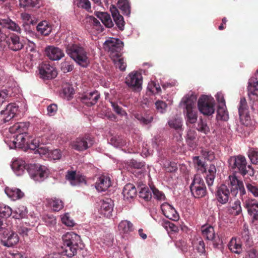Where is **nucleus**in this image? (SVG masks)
I'll return each mask as SVG.
<instances>
[{
    "label": "nucleus",
    "mask_w": 258,
    "mask_h": 258,
    "mask_svg": "<svg viewBox=\"0 0 258 258\" xmlns=\"http://www.w3.org/2000/svg\"><path fill=\"white\" fill-rule=\"evenodd\" d=\"M247 89L248 94L258 96V81L257 79H252L250 80Z\"/></svg>",
    "instance_id": "c03bdc74"
},
{
    "label": "nucleus",
    "mask_w": 258,
    "mask_h": 258,
    "mask_svg": "<svg viewBox=\"0 0 258 258\" xmlns=\"http://www.w3.org/2000/svg\"><path fill=\"white\" fill-rule=\"evenodd\" d=\"M19 237L17 233L14 231L9 232L2 240V242L5 246L7 247H12L19 242Z\"/></svg>",
    "instance_id": "b1692460"
},
{
    "label": "nucleus",
    "mask_w": 258,
    "mask_h": 258,
    "mask_svg": "<svg viewBox=\"0 0 258 258\" xmlns=\"http://www.w3.org/2000/svg\"><path fill=\"white\" fill-rule=\"evenodd\" d=\"M134 116L141 123L144 125H147L152 122L154 118L152 113L147 112L144 114L135 113Z\"/></svg>",
    "instance_id": "72a5a7b5"
},
{
    "label": "nucleus",
    "mask_w": 258,
    "mask_h": 258,
    "mask_svg": "<svg viewBox=\"0 0 258 258\" xmlns=\"http://www.w3.org/2000/svg\"><path fill=\"white\" fill-rule=\"evenodd\" d=\"M122 194L125 200L132 199L136 196V188L133 184H126L123 187Z\"/></svg>",
    "instance_id": "c85d7f7f"
},
{
    "label": "nucleus",
    "mask_w": 258,
    "mask_h": 258,
    "mask_svg": "<svg viewBox=\"0 0 258 258\" xmlns=\"http://www.w3.org/2000/svg\"><path fill=\"white\" fill-rule=\"evenodd\" d=\"M27 171L34 180L39 181H43L48 174L47 168L38 164H28Z\"/></svg>",
    "instance_id": "0eeeda50"
},
{
    "label": "nucleus",
    "mask_w": 258,
    "mask_h": 258,
    "mask_svg": "<svg viewBox=\"0 0 258 258\" xmlns=\"http://www.w3.org/2000/svg\"><path fill=\"white\" fill-rule=\"evenodd\" d=\"M100 98V93L97 91L86 93L80 97L81 102L88 106L95 105Z\"/></svg>",
    "instance_id": "f3484780"
},
{
    "label": "nucleus",
    "mask_w": 258,
    "mask_h": 258,
    "mask_svg": "<svg viewBox=\"0 0 258 258\" xmlns=\"http://www.w3.org/2000/svg\"><path fill=\"white\" fill-rule=\"evenodd\" d=\"M111 104L114 111H115L117 114L121 116L127 115L126 112L122 108V107H120L117 103L114 102H111Z\"/></svg>",
    "instance_id": "e2e57ef3"
},
{
    "label": "nucleus",
    "mask_w": 258,
    "mask_h": 258,
    "mask_svg": "<svg viewBox=\"0 0 258 258\" xmlns=\"http://www.w3.org/2000/svg\"><path fill=\"white\" fill-rule=\"evenodd\" d=\"M228 178V185L230 186L231 194L232 196H236L238 190L241 196L245 195L246 191L242 181L239 180L235 175H230Z\"/></svg>",
    "instance_id": "9b49d317"
},
{
    "label": "nucleus",
    "mask_w": 258,
    "mask_h": 258,
    "mask_svg": "<svg viewBox=\"0 0 258 258\" xmlns=\"http://www.w3.org/2000/svg\"><path fill=\"white\" fill-rule=\"evenodd\" d=\"M123 46V43L119 39L110 38L104 43L106 50L110 52L113 56H120V51Z\"/></svg>",
    "instance_id": "9d476101"
},
{
    "label": "nucleus",
    "mask_w": 258,
    "mask_h": 258,
    "mask_svg": "<svg viewBox=\"0 0 258 258\" xmlns=\"http://www.w3.org/2000/svg\"><path fill=\"white\" fill-rule=\"evenodd\" d=\"M94 15L101 21L106 27L111 28L113 26V23L110 15L107 13L95 12Z\"/></svg>",
    "instance_id": "2f4dec72"
},
{
    "label": "nucleus",
    "mask_w": 258,
    "mask_h": 258,
    "mask_svg": "<svg viewBox=\"0 0 258 258\" xmlns=\"http://www.w3.org/2000/svg\"><path fill=\"white\" fill-rule=\"evenodd\" d=\"M161 210L163 215L170 220L177 221L179 219V216L175 208L168 204L164 203L161 205Z\"/></svg>",
    "instance_id": "2eb2a0df"
},
{
    "label": "nucleus",
    "mask_w": 258,
    "mask_h": 258,
    "mask_svg": "<svg viewBox=\"0 0 258 258\" xmlns=\"http://www.w3.org/2000/svg\"><path fill=\"white\" fill-rule=\"evenodd\" d=\"M19 2L21 7L23 8H33L38 5L37 0H19Z\"/></svg>",
    "instance_id": "5fc2aeb1"
},
{
    "label": "nucleus",
    "mask_w": 258,
    "mask_h": 258,
    "mask_svg": "<svg viewBox=\"0 0 258 258\" xmlns=\"http://www.w3.org/2000/svg\"><path fill=\"white\" fill-rule=\"evenodd\" d=\"M201 231L203 236L207 240L213 241V246L217 248L219 242L215 240V233L213 226L209 225H205L201 227Z\"/></svg>",
    "instance_id": "aec40b11"
},
{
    "label": "nucleus",
    "mask_w": 258,
    "mask_h": 258,
    "mask_svg": "<svg viewBox=\"0 0 258 258\" xmlns=\"http://www.w3.org/2000/svg\"><path fill=\"white\" fill-rule=\"evenodd\" d=\"M66 178L74 186L86 182L85 176L80 174H77L75 171L68 170L66 175Z\"/></svg>",
    "instance_id": "412c9836"
},
{
    "label": "nucleus",
    "mask_w": 258,
    "mask_h": 258,
    "mask_svg": "<svg viewBox=\"0 0 258 258\" xmlns=\"http://www.w3.org/2000/svg\"><path fill=\"white\" fill-rule=\"evenodd\" d=\"M47 203L54 211H59L63 207L61 200L55 198L47 199Z\"/></svg>",
    "instance_id": "e433bc0d"
},
{
    "label": "nucleus",
    "mask_w": 258,
    "mask_h": 258,
    "mask_svg": "<svg viewBox=\"0 0 258 258\" xmlns=\"http://www.w3.org/2000/svg\"><path fill=\"white\" fill-rule=\"evenodd\" d=\"M230 167L235 172H238L243 176L247 174L250 176L254 175V171L250 165L247 166L245 158L242 155L231 157L228 160Z\"/></svg>",
    "instance_id": "20e7f679"
},
{
    "label": "nucleus",
    "mask_w": 258,
    "mask_h": 258,
    "mask_svg": "<svg viewBox=\"0 0 258 258\" xmlns=\"http://www.w3.org/2000/svg\"><path fill=\"white\" fill-rule=\"evenodd\" d=\"M66 51L78 65L87 68L90 63L89 53L80 44L70 43L66 45Z\"/></svg>",
    "instance_id": "f257e3e1"
},
{
    "label": "nucleus",
    "mask_w": 258,
    "mask_h": 258,
    "mask_svg": "<svg viewBox=\"0 0 258 258\" xmlns=\"http://www.w3.org/2000/svg\"><path fill=\"white\" fill-rule=\"evenodd\" d=\"M141 74L138 72H133L130 73L126 78L125 83L131 87L140 88L142 82Z\"/></svg>",
    "instance_id": "4468645a"
},
{
    "label": "nucleus",
    "mask_w": 258,
    "mask_h": 258,
    "mask_svg": "<svg viewBox=\"0 0 258 258\" xmlns=\"http://www.w3.org/2000/svg\"><path fill=\"white\" fill-rule=\"evenodd\" d=\"M248 157L251 162L254 164L258 163V151L253 148L250 149L248 152Z\"/></svg>",
    "instance_id": "052dcab7"
},
{
    "label": "nucleus",
    "mask_w": 258,
    "mask_h": 258,
    "mask_svg": "<svg viewBox=\"0 0 258 258\" xmlns=\"http://www.w3.org/2000/svg\"><path fill=\"white\" fill-rule=\"evenodd\" d=\"M7 43L10 49L17 51L22 49L24 47L23 42L21 41L19 36L12 34L7 40Z\"/></svg>",
    "instance_id": "6ab92c4d"
},
{
    "label": "nucleus",
    "mask_w": 258,
    "mask_h": 258,
    "mask_svg": "<svg viewBox=\"0 0 258 258\" xmlns=\"http://www.w3.org/2000/svg\"><path fill=\"white\" fill-rule=\"evenodd\" d=\"M244 206L253 219L258 220V202L255 199H249L244 202Z\"/></svg>",
    "instance_id": "a211bd4d"
},
{
    "label": "nucleus",
    "mask_w": 258,
    "mask_h": 258,
    "mask_svg": "<svg viewBox=\"0 0 258 258\" xmlns=\"http://www.w3.org/2000/svg\"><path fill=\"white\" fill-rule=\"evenodd\" d=\"M114 64L116 68L119 69L120 71H124L126 67V63L123 58L120 56H116V59H113Z\"/></svg>",
    "instance_id": "09e8293b"
},
{
    "label": "nucleus",
    "mask_w": 258,
    "mask_h": 258,
    "mask_svg": "<svg viewBox=\"0 0 258 258\" xmlns=\"http://www.w3.org/2000/svg\"><path fill=\"white\" fill-rule=\"evenodd\" d=\"M150 187L154 198L158 201H164L166 199L164 194L162 191L159 190L154 185L150 186Z\"/></svg>",
    "instance_id": "3c124183"
},
{
    "label": "nucleus",
    "mask_w": 258,
    "mask_h": 258,
    "mask_svg": "<svg viewBox=\"0 0 258 258\" xmlns=\"http://www.w3.org/2000/svg\"><path fill=\"white\" fill-rule=\"evenodd\" d=\"M5 191L7 195L13 201L21 199L24 196V192L21 189L16 187H7Z\"/></svg>",
    "instance_id": "a878e982"
},
{
    "label": "nucleus",
    "mask_w": 258,
    "mask_h": 258,
    "mask_svg": "<svg viewBox=\"0 0 258 258\" xmlns=\"http://www.w3.org/2000/svg\"><path fill=\"white\" fill-rule=\"evenodd\" d=\"M12 209L7 206L0 207V217H9L12 214Z\"/></svg>",
    "instance_id": "13d9d810"
},
{
    "label": "nucleus",
    "mask_w": 258,
    "mask_h": 258,
    "mask_svg": "<svg viewBox=\"0 0 258 258\" xmlns=\"http://www.w3.org/2000/svg\"><path fill=\"white\" fill-rule=\"evenodd\" d=\"M18 106L16 103H10L6 105L5 110L0 113V125L8 122L13 119L18 111Z\"/></svg>",
    "instance_id": "1a4fd4ad"
},
{
    "label": "nucleus",
    "mask_w": 258,
    "mask_h": 258,
    "mask_svg": "<svg viewBox=\"0 0 258 258\" xmlns=\"http://www.w3.org/2000/svg\"><path fill=\"white\" fill-rule=\"evenodd\" d=\"M246 186L248 192H250L254 197L258 198V185L253 183H246Z\"/></svg>",
    "instance_id": "4d7b16f0"
},
{
    "label": "nucleus",
    "mask_w": 258,
    "mask_h": 258,
    "mask_svg": "<svg viewBox=\"0 0 258 258\" xmlns=\"http://www.w3.org/2000/svg\"><path fill=\"white\" fill-rule=\"evenodd\" d=\"M197 100L196 95L193 92L186 94L182 99L185 110L186 122L191 124L196 123L197 121L198 114L196 107Z\"/></svg>",
    "instance_id": "7ed1b4c3"
},
{
    "label": "nucleus",
    "mask_w": 258,
    "mask_h": 258,
    "mask_svg": "<svg viewBox=\"0 0 258 258\" xmlns=\"http://www.w3.org/2000/svg\"><path fill=\"white\" fill-rule=\"evenodd\" d=\"M45 54L52 60H58L64 56V53L62 49L51 45L45 48Z\"/></svg>",
    "instance_id": "dca6fc26"
},
{
    "label": "nucleus",
    "mask_w": 258,
    "mask_h": 258,
    "mask_svg": "<svg viewBox=\"0 0 258 258\" xmlns=\"http://www.w3.org/2000/svg\"><path fill=\"white\" fill-rule=\"evenodd\" d=\"M215 103L213 98L207 96H201L198 101V106L200 112L205 116H211L215 112Z\"/></svg>",
    "instance_id": "39448f33"
},
{
    "label": "nucleus",
    "mask_w": 258,
    "mask_h": 258,
    "mask_svg": "<svg viewBox=\"0 0 258 258\" xmlns=\"http://www.w3.org/2000/svg\"><path fill=\"white\" fill-rule=\"evenodd\" d=\"M112 201L110 199H106L101 202L100 207L101 213L106 217H109L111 215L113 211Z\"/></svg>",
    "instance_id": "bb28decb"
},
{
    "label": "nucleus",
    "mask_w": 258,
    "mask_h": 258,
    "mask_svg": "<svg viewBox=\"0 0 258 258\" xmlns=\"http://www.w3.org/2000/svg\"><path fill=\"white\" fill-rule=\"evenodd\" d=\"M63 246L62 253L69 257L77 254V250L83 245L80 236L74 233L68 232L62 236Z\"/></svg>",
    "instance_id": "f03ea898"
},
{
    "label": "nucleus",
    "mask_w": 258,
    "mask_h": 258,
    "mask_svg": "<svg viewBox=\"0 0 258 258\" xmlns=\"http://www.w3.org/2000/svg\"><path fill=\"white\" fill-rule=\"evenodd\" d=\"M43 220L48 226H54L56 223V218L52 215H47L44 217Z\"/></svg>",
    "instance_id": "338daca9"
},
{
    "label": "nucleus",
    "mask_w": 258,
    "mask_h": 258,
    "mask_svg": "<svg viewBox=\"0 0 258 258\" xmlns=\"http://www.w3.org/2000/svg\"><path fill=\"white\" fill-rule=\"evenodd\" d=\"M229 213L233 215L237 216L242 212V208L240 202L239 200L235 201L228 209Z\"/></svg>",
    "instance_id": "a19ab883"
},
{
    "label": "nucleus",
    "mask_w": 258,
    "mask_h": 258,
    "mask_svg": "<svg viewBox=\"0 0 258 258\" xmlns=\"http://www.w3.org/2000/svg\"><path fill=\"white\" fill-rule=\"evenodd\" d=\"M62 93L65 98L68 100H71L75 93L72 85L68 83H64L62 85Z\"/></svg>",
    "instance_id": "58836bf2"
},
{
    "label": "nucleus",
    "mask_w": 258,
    "mask_h": 258,
    "mask_svg": "<svg viewBox=\"0 0 258 258\" xmlns=\"http://www.w3.org/2000/svg\"><path fill=\"white\" fill-rule=\"evenodd\" d=\"M241 238L246 247H250L252 246L253 241L249 234L248 227L245 225L243 226V228L241 232Z\"/></svg>",
    "instance_id": "4c0bfd02"
},
{
    "label": "nucleus",
    "mask_w": 258,
    "mask_h": 258,
    "mask_svg": "<svg viewBox=\"0 0 258 258\" xmlns=\"http://www.w3.org/2000/svg\"><path fill=\"white\" fill-rule=\"evenodd\" d=\"M193 162L197 166L199 170H201L202 172H205L206 168L205 163L202 161L199 156H195L193 157Z\"/></svg>",
    "instance_id": "864d4df0"
},
{
    "label": "nucleus",
    "mask_w": 258,
    "mask_h": 258,
    "mask_svg": "<svg viewBox=\"0 0 258 258\" xmlns=\"http://www.w3.org/2000/svg\"><path fill=\"white\" fill-rule=\"evenodd\" d=\"M118 230L120 234H128L134 230L133 224L127 220L121 221L118 224Z\"/></svg>",
    "instance_id": "c9c22d12"
},
{
    "label": "nucleus",
    "mask_w": 258,
    "mask_h": 258,
    "mask_svg": "<svg viewBox=\"0 0 258 258\" xmlns=\"http://www.w3.org/2000/svg\"><path fill=\"white\" fill-rule=\"evenodd\" d=\"M169 125L176 130L179 129L181 127L182 122L180 119L175 118L171 119L168 121Z\"/></svg>",
    "instance_id": "69168bd1"
},
{
    "label": "nucleus",
    "mask_w": 258,
    "mask_h": 258,
    "mask_svg": "<svg viewBox=\"0 0 258 258\" xmlns=\"http://www.w3.org/2000/svg\"><path fill=\"white\" fill-rule=\"evenodd\" d=\"M95 141L90 135H85L77 138L72 143L73 149L78 151H83L91 147Z\"/></svg>",
    "instance_id": "6e6552de"
},
{
    "label": "nucleus",
    "mask_w": 258,
    "mask_h": 258,
    "mask_svg": "<svg viewBox=\"0 0 258 258\" xmlns=\"http://www.w3.org/2000/svg\"><path fill=\"white\" fill-rule=\"evenodd\" d=\"M110 11L116 26L120 30L122 31L124 27V21L123 17L119 14L118 10L114 5L111 6Z\"/></svg>",
    "instance_id": "4be33fe9"
},
{
    "label": "nucleus",
    "mask_w": 258,
    "mask_h": 258,
    "mask_svg": "<svg viewBox=\"0 0 258 258\" xmlns=\"http://www.w3.org/2000/svg\"><path fill=\"white\" fill-rule=\"evenodd\" d=\"M110 185V178L105 175L100 176L95 183V187L99 191H106Z\"/></svg>",
    "instance_id": "5701e85b"
},
{
    "label": "nucleus",
    "mask_w": 258,
    "mask_h": 258,
    "mask_svg": "<svg viewBox=\"0 0 258 258\" xmlns=\"http://www.w3.org/2000/svg\"><path fill=\"white\" fill-rule=\"evenodd\" d=\"M217 118L224 121H227L229 118V115L225 106L219 105L217 110Z\"/></svg>",
    "instance_id": "49530a36"
},
{
    "label": "nucleus",
    "mask_w": 258,
    "mask_h": 258,
    "mask_svg": "<svg viewBox=\"0 0 258 258\" xmlns=\"http://www.w3.org/2000/svg\"><path fill=\"white\" fill-rule=\"evenodd\" d=\"M51 25L46 21H43L40 22L37 26V31L44 36L48 35L51 32Z\"/></svg>",
    "instance_id": "473e14b6"
},
{
    "label": "nucleus",
    "mask_w": 258,
    "mask_h": 258,
    "mask_svg": "<svg viewBox=\"0 0 258 258\" xmlns=\"http://www.w3.org/2000/svg\"><path fill=\"white\" fill-rule=\"evenodd\" d=\"M197 138L196 132L194 131L189 130L186 134V141L189 147L195 149L196 146V140Z\"/></svg>",
    "instance_id": "ea45409f"
},
{
    "label": "nucleus",
    "mask_w": 258,
    "mask_h": 258,
    "mask_svg": "<svg viewBox=\"0 0 258 258\" xmlns=\"http://www.w3.org/2000/svg\"><path fill=\"white\" fill-rule=\"evenodd\" d=\"M228 249L231 252L240 254L242 251V245L241 242L237 241L236 238L232 237L228 244Z\"/></svg>",
    "instance_id": "f704fd0d"
},
{
    "label": "nucleus",
    "mask_w": 258,
    "mask_h": 258,
    "mask_svg": "<svg viewBox=\"0 0 258 258\" xmlns=\"http://www.w3.org/2000/svg\"><path fill=\"white\" fill-rule=\"evenodd\" d=\"M27 214V210L26 207L20 206L13 212V217L16 219H22L25 217Z\"/></svg>",
    "instance_id": "37998d69"
},
{
    "label": "nucleus",
    "mask_w": 258,
    "mask_h": 258,
    "mask_svg": "<svg viewBox=\"0 0 258 258\" xmlns=\"http://www.w3.org/2000/svg\"><path fill=\"white\" fill-rule=\"evenodd\" d=\"M229 180L227 181V185L222 184L217 187L215 196L217 200L221 204L227 203L229 200L230 191V186L228 185Z\"/></svg>",
    "instance_id": "f8f14e48"
},
{
    "label": "nucleus",
    "mask_w": 258,
    "mask_h": 258,
    "mask_svg": "<svg viewBox=\"0 0 258 258\" xmlns=\"http://www.w3.org/2000/svg\"><path fill=\"white\" fill-rule=\"evenodd\" d=\"M28 164L22 159L15 160L12 163L11 167L15 173L18 176L23 174L25 170H27Z\"/></svg>",
    "instance_id": "393cba45"
},
{
    "label": "nucleus",
    "mask_w": 258,
    "mask_h": 258,
    "mask_svg": "<svg viewBox=\"0 0 258 258\" xmlns=\"http://www.w3.org/2000/svg\"><path fill=\"white\" fill-rule=\"evenodd\" d=\"M190 189L196 198H201L207 194V188L204 179L199 174H196L190 185Z\"/></svg>",
    "instance_id": "423d86ee"
},
{
    "label": "nucleus",
    "mask_w": 258,
    "mask_h": 258,
    "mask_svg": "<svg viewBox=\"0 0 258 258\" xmlns=\"http://www.w3.org/2000/svg\"><path fill=\"white\" fill-rule=\"evenodd\" d=\"M249 112L248 106L245 98H241L238 107V113Z\"/></svg>",
    "instance_id": "6e6d98bb"
},
{
    "label": "nucleus",
    "mask_w": 258,
    "mask_h": 258,
    "mask_svg": "<svg viewBox=\"0 0 258 258\" xmlns=\"http://www.w3.org/2000/svg\"><path fill=\"white\" fill-rule=\"evenodd\" d=\"M239 116L240 121L242 124L246 126L251 124V121L249 112L239 114Z\"/></svg>",
    "instance_id": "8fccbe9b"
},
{
    "label": "nucleus",
    "mask_w": 258,
    "mask_h": 258,
    "mask_svg": "<svg viewBox=\"0 0 258 258\" xmlns=\"http://www.w3.org/2000/svg\"><path fill=\"white\" fill-rule=\"evenodd\" d=\"M40 140L39 138H34L33 137L29 136V139L27 141L26 148L34 150L39 146Z\"/></svg>",
    "instance_id": "a18cd8bd"
},
{
    "label": "nucleus",
    "mask_w": 258,
    "mask_h": 258,
    "mask_svg": "<svg viewBox=\"0 0 258 258\" xmlns=\"http://www.w3.org/2000/svg\"><path fill=\"white\" fill-rule=\"evenodd\" d=\"M197 128L198 131L205 134H207L210 132V128L207 125L206 120H204L203 119H200V120L198 124Z\"/></svg>",
    "instance_id": "603ef678"
},
{
    "label": "nucleus",
    "mask_w": 258,
    "mask_h": 258,
    "mask_svg": "<svg viewBox=\"0 0 258 258\" xmlns=\"http://www.w3.org/2000/svg\"><path fill=\"white\" fill-rule=\"evenodd\" d=\"M157 110L161 113H164L166 111L167 104L161 100H158L155 103Z\"/></svg>",
    "instance_id": "774afa93"
},
{
    "label": "nucleus",
    "mask_w": 258,
    "mask_h": 258,
    "mask_svg": "<svg viewBox=\"0 0 258 258\" xmlns=\"http://www.w3.org/2000/svg\"><path fill=\"white\" fill-rule=\"evenodd\" d=\"M77 6L88 12L91 10V3L89 0H77Z\"/></svg>",
    "instance_id": "bf43d9fd"
},
{
    "label": "nucleus",
    "mask_w": 258,
    "mask_h": 258,
    "mask_svg": "<svg viewBox=\"0 0 258 258\" xmlns=\"http://www.w3.org/2000/svg\"><path fill=\"white\" fill-rule=\"evenodd\" d=\"M14 139L13 141L15 147L19 148H25L27 144V141L29 139V135L23 134H17L14 136Z\"/></svg>",
    "instance_id": "7c9ffc66"
},
{
    "label": "nucleus",
    "mask_w": 258,
    "mask_h": 258,
    "mask_svg": "<svg viewBox=\"0 0 258 258\" xmlns=\"http://www.w3.org/2000/svg\"><path fill=\"white\" fill-rule=\"evenodd\" d=\"M201 154L205 159L209 161H212L215 158V155L213 151L207 149H202Z\"/></svg>",
    "instance_id": "680f3d73"
},
{
    "label": "nucleus",
    "mask_w": 258,
    "mask_h": 258,
    "mask_svg": "<svg viewBox=\"0 0 258 258\" xmlns=\"http://www.w3.org/2000/svg\"><path fill=\"white\" fill-rule=\"evenodd\" d=\"M61 70L64 73L72 71L74 69V66L70 62L64 61L61 63Z\"/></svg>",
    "instance_id": "0e129e2a"
},
{
    "label": "nucleus",
    "mask_w": 258,
    "mask_h": 258,
    "mask_svg": "<svg viewBox=\"0 0 258 258\" xmlns=\"http://www.w3.org/2000/svg\"><path fill=\"white\" fill-rule=\"evenodd\" d=\"M216 168L214 165L211 164L208 170V172L206 177V182L209 189L213 191L212 186L213 184L214 179L216 176Z\"/></svg>",
    "instance_id": "cd10ccee"
},
{
    "label": "nucleus",
    "mask_w": 258,
    "mask_h": 258,
    "mask_svg": "<svg viewBox=\"0 0 258 258\" xmlns=\"http://www.w3.org/2000/svg\"><path fill=\"white\" fill-rule=\"evenodd\" d=\"M39 74L44 79H51L57 76L55 68L47 62H43L39 67Z\"/></svg>",
    "instance_id": "ddd939ff"
},
{
    "label": "nucleus",
    "mask_w": 258,
    "mask_h": 258,
    "mask_svg": "<svg viewBox=\"0 0 258 258\" xmlns=\"http://www.w3.org/2000/svg\"><path fill=\"white\" fill-rule=\"evenodd\" d=\"M29 126V122H18L10 128L11 132H14L17 134L28 135V130Z\"/></svg>",
    "instance_id": "c756f323"
},
{
    "label": "nucleus",
    "mask_w": 258,
    "mask_h": 258,
    "mask_svg": "<svg viewBox=\"0 0 258 258\" xmlns=\"http://www.w3.org/2000/svg\"><path fill=\"white\" fill-rule=\"evenodd\" d=\"M118 7L124 15L129 16L131 13V8L128 0H119L117 3Z\"/></svg>",
    "instance_id": "79ce46f5"
},
{
    "label": "nucleus",
    "mask_w": 258,
    "mask_h": 258,
    "mask_svg": "<svg viewBox=\"0 0 258 258\" xmlns=\"http://www.w3.org/2000/svg\"><path fill=\"white\" fill-rule=\"evenodd\" d=\"M139 197L143 199L146 201H149L152 197V193L151 190L147 187L142 188L139 192Z\"/></svg>",
    "instance_id": "de8ad7c7"
}]
</instances>
